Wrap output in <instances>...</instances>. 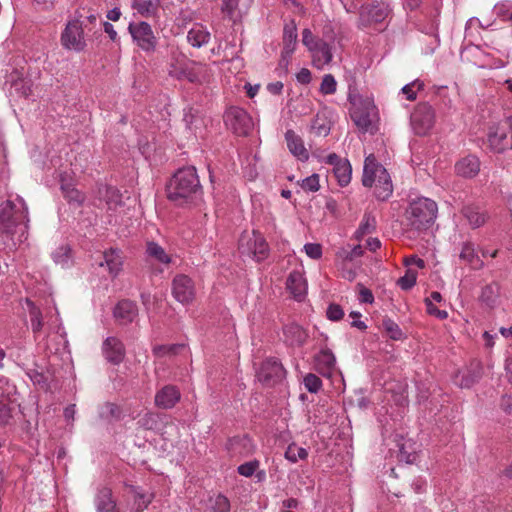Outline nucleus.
<instances>
[{
    "label": "nucleus",
    "mask_w": 512,
    "mask_h": 512,
    "mask_svg": "<svg viewBox=\"0 0 512 512\" xmlns=\"http://www.w3.org/2000/svg\"><path fill=\"white\" fill-rule=\"evenodd\" d=\"M28 207L23 198L7 200L0 205V243L9 249L27 239Z\"/></svg>",
    "instance_id": "obj_1"
},
{
    "label": "nucleus",
    "mask_w": 512,
    "mask_h": 512,
    "mask_svg": "<svg viewBox=\"0 0 512 512\" xmlns=\"http://www.w3.org/2000/svg\"><path fill=\"white\" fill-rule=\"evenodd\" d=\"M168 198L177 205L192 203L201 194L199 178L194 167L179 169L167 186Z\"/></svg>",
    "instance_id": "obj_2"
},
{
    "label": "nucleus",
    "mask_w": 512,
    "mask_h": 512,
    "mask_svg": "<svg viewBox=\"0 0 512 512\" xmlns=\"http://www.w3.org/2000/svg\"><path fill=\"white\" fill-rule=\"evenodd\" d=\"M438 207L435 201L419 197L412 200L405 212L407 226L418 233L429 229L437 217Z\"/></svg>",
    "instance_id": "obj_3"
},
{
    "label": "nucleus",
    "mask_w": 512,
    "mask_h": 512,
    "mask_svg": "<svg viewBox=\"0 0 512 512\" xmlns=\"http://www.w3.org/2000/svg\"><path fill=\"white\" fill-rule=\"evenodd\" d=\"M362 183L366 187L375 186V195L379 200H387L393 186L387 170L380 165L373 154L368 155L364 161Z\"/></svg>",
    "instance_id": "obj_4"
},
{
    "label": "nucleus",
    "mask_w": 512,
    "mask_h": 512,
    "mask_svg": "<svg viewBox=\"0 0 512 512\" xmlns=\"http://www.w3.org/2000/svg\"><path fill=\"white\" fill-rule=\"evenodd\" d=\"M350 117L362 133H373L377 129L378 111L370 98L351 99Z\"/></svg>",
    "instance_id": "obj_5"
},
{
    "label": "nucleus",
    "mask_w": 512,
    "mask_h": 512,
    "mask_svg": "<svg viewBox=\"0 0 512 512\" xmlns=\"http://www.w3.org/2000/svg\"><path fill=\"white\" fill-rule=\"evenodd\" d=\"M238 249L242 255L249 256L256 261L265 260L269 255V245L266 239L255 230L244 231L241 234Z\"/></svg>",
    "instance_id": "obj_6"
},
{
    "label": "nucleus",
    "mask_w": 512,
    "mask_h": 512,
    "mask_svg": "<svg viewBox=\"0 0 512 512\" xmlns=\"http://www.w3.org/2000/svg\"><path fill=\"white\" fill-rule=\"evenodd\" d=\"M302 43L311 53L312 63L317 69H322L332 61L330 45L324 40L316 38L308 28L302 31Z\"/></svg>",
    "instance_id": "obj_7"
},
{
    "label": "nucleus",
    "mask_w": 512,
    "mask_h": 512,
    "mask_svg": "<svg viewBox=\"0 0 512 512\" xmlns=\"http://www.w3.org/2000/svg\"><path fill=\"white\" fill-rule=\"evenodd\" d=\"M489 148L495 153L512 149V122L504 120L491 126L487 134Z\"/></svg>",
    "instance_id": "obj_8"
},
{
    "label": "nucleus",
    "mask_w": 512,
    "mask_h": 512,
    "mask_svg": "<svg viewBox=\"0 0 512 512\" xmlns=\"http://www.w3.org/2000/svg\"><path fill=\"white\" fill-rule=\"evenodd\" d=\"M410 124L415 134L427 135L435 124V111L428 103L418 104L410 117Z\"/></svg>",
    "instance_id": "obj_9"
},
{
    "label": "nucleus",
    "mask_w": 512,
    "mask_h": 512,
    "mask_svg": "<svg viewBox=\"0 0 512 512\" xmlns=\"http://www.w3.org/2000/svg\"><path fill=\"white\" fill-rule=\"evenodd\" d=\"M128 30L135 44L145 52H154L158 43L151 25L145 21L130 23Z\"/></svg>",
    "instance_id": "obj_10"
},
{
    "label": "nucleus",
    "mask_w": 512,
    "mask_h": 512,
    "mask_svg": "<svg viewBox=\"0 0 512 512\" xmlns=\"http://www.w3.org/2000/svg\"><path fill=\"white\" fill-rule=\"evenodd\" d=\"M61 44L64 48L74 51H82L86 46L82 23L79 20H71L66 24L61 34Z\"/></svg>",
    "instance_id": "obj_11"
},
{
    "label": "nucleus",
    "mask_w": 512,
    "mask_h": 512,
    "mask_svg": "<svg viewBox=\"0 0 512 512\" xmlns=\"http://www.w3.org/2000/svg\"><path fill=\"white\" fill-rule=\"evenodd\" d=\"M226 125L237 135H247L253 121L250 115L240 107H230L224 115Z\"/></svg>",
    "instance_id": "obj_12"
},
{
    "label": "nucleus",
    "mask_w": 512,
    "mask_h": 512,
    "mask_svg": "<svg viewBox=\"0 0 512 512\" xmlns=\"http://www.w3.org/2000/svg\"><path fill=\"white\" fill-rule=\"evenodd\" d=\"M172 293L174 298L182 304L192 302L195 297V287L192 279L186 275H177L173 279Z\"/></svg>",
    "instance_id": "obj_13"
},
{
    "label": "nucleus",
    "mask_w": 512,
    "mask_h": 512,
    "mask_svg": "<svg viewBox=\"0 0 512 512\" xmlns=\"http://www.w3.org/2000/svg\"><path fill=\"white\" fill-rule=\"evenodd\" d=\"M286 288L297 301H302L307 294L308 284L303 266L290 272Z\"/></svg>",
    "instance_id": "obj_14"
},
{
    "label": "nucleus",
    "mask_w": 512,
    "mask_h": 512,
    "mask_svg": "<svg viewBox=\"0 0 512 512\" xmlns=\"http://www.w3.org/2000/svg\"><path fill=\"white\" fill-rule=\"evenodd\" d=\"M297 26L294 21L285 24L283 29V49L281 52V64L287 67L290 63L292 54L297 46Z\"/></svg>",
    "instance_id": "obj_15"
},
{
    "label": "nucleus",
    "mask_w": 512,
    "mask_h": 512,
    "mask_svg": "<svg viewBox=\"0 0 512 512\" xmlns=\"http://www.w3.org/2000/svg\"><path fill=\"white\" fill-rule=\"evenodd\" d=\"M316 370L324 377L330 378L338 372L334 354L328 350H321L315 358Z\"/></svg>",
    "instance_id": "obj_16"
},
{
    "label": "nucleus",
    "mask_w": 512,
    "mask_h": 512,
    "mask_svg": "<svg viewBox=\"0 0 512 512\" xmlns=\"http://www.w3.org/2000/svg\"><path fill=\"white\" fill-rule=\"evenodd\" d=\"M284 375L282 364L274 358L265 360L257 372L258 379L262 382H269L280 379Z\"/></svg>",
    "instance_id": "obj_17"
},
{
    "label": "nucleus",
    "mask_w": 512,
    "mask_h": 512,
    "mask_svg": "<svg viewBox=\"0 0 512 512\" xmlns=\"http://www.w3.org/2000/svg\"><path fill=\"white\" fill-rule=\"evenodd\" d=\"M285 140L290 153L299 161L305 162L309 159V152L304 145L303 139L293 130L285 133Z\"/></svg>",
    "instance_id": "obj_18"
},
{
    "label": "nucleus",
    "mask_w": 512,
    "mask_h": 512,
    "mask_svg": "<svg viewBox=\"0 0 512 512\" xmlns=\"http://www.w3.org/2000/svg\"><path fill=\"white\" fill-rule=\"evenodd\" d=\"M180 400V391L172 385H167L155 395V404L162 409H170Z\"/></svg>",
    "instance_id": "obj_19"
},
{
    "label": "nucleus",
    "mask_w": 512,
    "mask_h": 512,
    "mask_svg": "<svg viewBox=\"0 0 512 512\" xmlns=\"http://www.w3.org/2000/svg\"><path fill=\"white\" fill-rule=\"evenodd\" d=\"M8 82L11 83V89L23 97H29L32 94V81L24 75L23 71L15 70L8 76Z\"/></svg>",
    "instance_id": "obj_20"
},
{
    "label": "nucleus",
    "mask_w": 512,
    "mask_h": 512,
    "mask_svg": "<svg viewBox=\"0 0 512 512\" xmlns=\"http://www.w3.org/2000/svg\"><path fill=\"white\" fill-rule=\"evenodd\" d=\"M388 13L389 10L387 5L383 3H377L363 7L360 15L363 22L380 23L385 20V18L388 16Z\"/></svg>",
    "instance_id": "obj_21"
},
{
    "label": "nucleus",
    "mask_w": 512,
    "mask_h": 512,
    "mask_svg": "<svg viewBox=\"0 0 512 512\" xmlns=\"http://www.w3.org/2000/svg\"><path fill=\"white\" fill-rule=\"evenodd\" d=\"M455 171L462 177H474L480 171V161L476 156L468 155L455 164Z\"/></svg>",
    "instance_id": "obj_22"
},
{
    "label": "nucleus",
    "mask_w": 512,
    "mask_h": 512,
    "mask_svg": "<svg viewBox=\"0 0 512 512\" xmlns=\"http://www.w3.org/2000/svg\"><path fill=\"white\" fill-rule=\"evenodd\" d=\"M103 352L106 359L112 363H119L124 357L123 344L114 337H108L103 344Z\"/></svg>",
    "instance_id": "obj_23"
},
{
    "label": "nucleus",
    "mask_w": 512,
    "mask_h": 512,
    "mask_svg": "<svg viewBox=\"0 0 512 512\" xmlns=\"http://www.w3.org/2000/svg\"><path fill=\"white\" fill-rule=\"evenodd\" d=\"M104 262L100 263L101 266H106L111 276L116 277L123 266V256L118 249H109L104 252Z\"/></svg>",
    "instance_id": "obj_24"
},
{
    "label": "nucleus",
    "mask_w": 512,
    "mask_h": 512,
    "mask_svg": "<svg viewBox=\"0 0 512 512\" xmlns=\"http://www.w3.org/2000/svg\"><path fill=\"white\" fill-rule=\"evenodd\" d=\"M131 497L133 498L134 505L131 508V512H141L148 507L151 503L154 495L149 490L131 486L130 487Z\"/></svg>",
    "instance_id": "obj_25"
},
{
    "label": "nucleus",
    "mask_w": 512,
    "mask_h": 512,
    "mask_svg": "<svg viewBox=\"0 0 512 512\" xmlns=\"http://www.w3.org/2000/svg\"><path fill=\"white\" fill-rule=\"evenodd\" d=\"M158 0H133L131 7L141 17L155 18L159 12Z\"/></svg>",
    "instance_id": "obj_26"
},
{
    "label": "nucleus",
    "mask_w": 512,
    "mask_h": 512,
    "mask_svg": "<svg viewBox=\"0 0 512 512\" xmlns=\"http://www.w3.org/2000/svg\"><path fill=\"white\" fill-rule=\"evenodd\" d=\"M210 32L208 29L202 24H194L192 28L188 31L187 40L193 46L200 48L203 45H206L210 40Z\"/></svg>",
    "instance_id": "obj_27"
},
{
    "label": "nucleus",
    "mask_w": 512,
    "mask_h": 512,
    "mask_svg": "<svg viewBox=\"0 0 512 512\" xmlns=\"http://www.w3.org/2000/svg\"><path fill=\"white\" fill-rule=\"evenodd\" d=\"M99 193L105 200L108 210L114 212L122 211L120 208L124 206V202L122 201L121 194L116 188L105 186L99 190Z\"/></svg>",
    "instance_id": "obj_28"
},
{
    "label": "nucleus",
    "mask_w": 512,
    "mask_h": 512,
    "mask_svg": "<svg viewBox=\"0 0 512 512\" xmlns=\"http://www.w3.org/2000/svg\"><path fill=\"white\" fill-rule=\"evenodd\" d=\"M97 512H119L112 491L109 488L101 489L96 497Z\"/></svg>",
    "instance_id": "obj_29"
},
{
    "label": "nucleus",
    "mask_w": 512,
    "mask_h": 512,
    "mask_svg": "<svg viewBox=\"0 0 512 512\" xmlns=\"http://www.w3.org/2000/svg\"><path fill=\"white\" fill-rule=\"evenodd\" d=\"M114 316L123 323L132 322L137 316V307L130 300H122L116 305Z\"/></svg>",
    "instance_id": "obj_30"
},
{
    "label": "nucleus",
    "mask_w": 512,
    "mask_h": 512,
    "mask_svg": "<svg viewBox=\"0 0 512 512\" xmlns=\"http://www.w3.org/2000/svg\"><path fill=\"white\" fill-rule=\"evenodd\" d=\"M286 341L292 346H300L307 339L306 331L297 324H290L284 328Z\"/></svg>",
    "instance_id": "obj_31"
},
{
    "label": "nucleus",
    "mask_w": 512,
    "mask_h": 512,
    "mask_svg": "<svg viewBox=\"0 0 512 512\" xmlns=\"http://www.w3.org/2000/svg\"><path fill=\"white\" fill-rule=\"evenodd\" d=\"M146 254L148 258L159 264L168 265L172 261L171 256L156 242L147 243Z\"/></svg>",
    "instance_id": "obj_32"
},
{
    "label": "nucleus",
    "mask_w": 512,
    "mask_h": 512,
    "mask_svg": "<svg viewBox=\"0 0 512 512\" xmlns=\"http://www.w3.org/2000/svg\"><path fill=\"white\" fill-rule=\"evenodd\" d=\"M507 59H508L507 51L497 50L495 53L494 52L485 53V59L479 65L481 67L498 69V68H502V67L506 66Z\"/></svg>",
    "instance_id": "obj_33"
},
{
    "label": "nucleus",
    "mask_w": 512,
    "mask_h": 512,
    "mask_svg": "<svg viewBox=\"0 0 512 512\" xmlns=\"http://www.w3.org/2000/svg\"><path fill=\"white\" fill-rule=\"evenodd\" d=\"M462 212L472 228L482 226L487 220V215L476 206H466Z\"/></svg>",
    "instance_id": "obj_34"
},
{
    "label": "nucleus",
    "mask_w": 512,
    "mask_h": 512,
    "mask_svg": "<svg viewBox=\"0 0 512 512\" xmlns=\"http://www.w3.org/2000/svg\"><path fill=\"white\" fill-rule=\"evenodd\" d=\"M459 258L474 268L481 267L483 264L475 252L474 244L471 242H464L462 244Z\"/></svg>",
    "instance_id": "obj_35"
},
{
    "label": "nucleus",
    "mask_w": 512,
    "mask_h": 512,
    "mask_svg": "<svg viewBox=\"0 0 512 512\" xmlns=\"http://www.w3.org/2000/svg\"><path fill=\"white\" fill-rule=\"evenodd\" d=\"M333 172L340 186L345 187L350 183L352 167L347 159L344 160V162H341L340 165L333 168Z\"/></svg>",
    "instance_id": "obj_36"
},
{
    "label": "nucleus",
    "mask_w": 512,
    "mask_h": 512,
    "mask_svg": "<svg viewBox=\"0 0 512 512\" xmlns=\"http://www.w3.org/2000/svg\"><path fill=\"white\" fill-rule=\"evenodd\" d=\"M312 131L318 136H327L331 130V122L325 113H317L311 125Z\"/></svg>",
    "instance_id": "obj_37"
},
{
    "label": "nucleus",
    "mask_w": 512,
    "mask_h": 512,
    "mask_svg": "<svg viewBox=\"0 0 512 512\" xmlns=\"http://www.w3.org/2000/svg\"><path fill=\"white\" fill-rule=\"evenodd\" d=\"M27 303L29 306L31 328L35 336H37L44 327L42 314L41 311L31 301H27Z\"/></svg>",
    "instance_id": "obj_38"
},
{
    "label": "nucleus",
    "mask_w": 512,
    "mask_h": 512,
    "mask_svg": "<svg viewBox=\"0 0 512 512\" xmlns=\"http://www.w3.org/2000/svg\"><path fill=\"white\" fill-rule=\"evenodd\" d=\"M52 258L56 264L61 265L62 267H68L72 259L70 247L68 245L59 246L52 253Z\"/></svg>",
    "instance_id": "obj_39"
},
{
    "label": "nucleus",
    "mask_w": 512,
    "mask_h": 512,
    "mask_svg": "<svg viewBox=\"0 0 512 512\" xmlns=\"http://www.w3.org/2000/svg\"><path fill=\"white\" fill-rule=\"evenodd\" d=\"M376 228V220L374 217L370 215H365L355 232V237L357 240L361 241L362 238L370 233H372Z\"/></svg>",
    "instance_id": "obj_40"
},
{
    "label": "nucleus",
    "mask_w": 512,
    "mask_h": 512,
    "mask_svg": "<svg viewBox=\"0 0 512 512\" xmlns=\"http://www.w3.org/2000/svg\"><path fill=\"white\" fill-rule=\"evenodd\" d=\"M425 87V84L422 80L416 79L408 84H406L402 89L401 93L405 96V98L409 101H413L417 98V94L419 91H422Z\"/></svg>",
    "instance_id": "obj_41"
},
{
    "label": "nucleus",
    "mask_w": 512,
    "mask_h": 512,
    "mask_svg": "<svg viewBox=\"0 0 512 512\" xmlns=\"http://www.w3.org/2000/svg\"><path fill=\"white\" fill-rule=\"evenodd\" d=\"M494 14L503 21H510L512 18V1L503 0L495 4Z\"/></svg>",
    "instance_id": "obj_42"
},
{
    "label": "nucleus",
    "mask_w": 512,
    "mask_h": 512,
    "mask_svg": "<svg viewBox=\"0 0 512 512\" xmlns=\"http://www.w3.org/2000/svg\"><path fill=\"white\" fill-rule=\"evenodd\" d=\"M61 189L63 191L64 197L70 203H76L80 205L85 199L84 194L71 184H62Z\"/></svg>",
    "instance_id": "obj_43"
},
{
    "label": "nucleus",
    "mask_w": 512,
    "mask_h": 512,
    "mask_svg": "<svg viewBox=\"0 0 512 512\" xmlns=\"http://www.w3.org/2000/svg\"><path fill=\"white\" fill-rule=\"evenodd\" d=\"M418 276V270L412 267L406 268L404 276L399 278L397 284L403 290L411 289L415 284Z\"/></svg>",
    "instance_id": "obj_44"
},
{
    "label": "nucleus",
    "mask_w": 512,
    "mask_h": 512,
    "mask_svg": "<svg viewBox=\"0 0 512 512\" xmlns=\"http://www.w3.org/2000/svg\"><path fill=\"white\" fill-rule=\"evenodd\" d=\"M307 456V450L295 443L290 444L285 452L286 459L293 463L297 462L298 460H304Z\"/></svg>",
    "instance_id": "obj_45"
},
{
    "label": "nucleus",
    "mask_w": 512,
    "mask_h": 512,
    "mask_svg": "<svg viewBox=\"0 0 512 512\" xmlns=\"http://www.w3.org/2000/svg\"><path fill=\"white\" fill-rule=\"evenodd\" d=\"M169 75L178 79V80H188L189 82H198V76L196 72L193 70V68H190L188 66L187 70H183L182 72H177V70L174 68L173 65H170V68L168 70Z\"/></svg>",
    "instance_id": "obj_46"
},
{
    "label": "nucleus",
    "mask_w": 512,
    "mask_h": 512,
    "mask_svg": "<svg viewBox=\"0 0 512 512\" xmlns=\"http://www.w3.org/2000/svg\"><path fill=\"white\" fill-rule=\"evenodd\" d=\"M399 458L407 464H412L417 460V453L412 449V443L410 441L403 443L400 447Z\"/></svg>",
    "instance_id": "obj_47"
},
{
    "label": "nucleus",
    "mask_w": 512,
    "mask_h": 512,
    "mask_svg": "<svg viewBox=\"0 0 512 512\" xmlns=\"http://www.w3.org/2000/svg\"><path fill=\"white\" fill-rule=\"evenodd\" d=\"M211 508L214 512H229L230 502L228 498L222 494L210 498Z\"/></svg>",
    "instance_id": "obj_48"
},
{
    "label": "nucleus",
    "mask_w": 512,
    "mask_h": 512,
    "mask_svg": "<svg viewBox=\"0 0 512 512\" xmlns=\"http://www.w3.org/2000/svg\"><path fill=\"white\" fill-rule=\"evenodd\" d=\"M237 470H238V473L245 478H250L255 474L257 476L260 475L259 462L256 460L241 464Z\"/></svg>",
    "instance_id": "obj_49"
},
{
    "label": "nucleus",
    "mask_w": 512,
    "mask_h": 512,
    "mask_svg": "<svg viewBox=\"0 0 512 512\" xmlns=\"http://www.w3.org/2000/svg\"><path fill=\"white\" fill-rule=\"evenodd\" d=\"M337 82L333 75L326 74L322 78V82L320 84V92L323 95H332L336 92Z\"/></svg>",
    "instance_id": "obj_50"
},
{
    "label": "nucleus",
    "mask_w": 512,
    "mask_h": 512,
    "mask_svg": "<svg viewBox=\"0 0 512 512\" xmlns=\"http://www.w3.org/2000/svg\"><path fill=\"white\" fill-rule=\"evenodd\" d=\"M484 28V25L478 18H470L465 26V38L473 39L475 35L478 34L481 29Z\"/></svg>",
    "instance_id": "obj_51"
},
{
    "label": "nucleus",
    "mask_w": 512,
    "mask_h": 512,
    "mask_svg": "<svg viewBox=\"0 0 512 512\" xmlns=\"http://www.w3.org/2000/svg\"><path fill=\"white\" fill-rule=\"evenodd\" d=\"M12 418V408L4 395H0V425H7Z\"/></svg>",
    "instance_id": "obj_52"
},
{
    "label": "nucleus",
    "mask_w": 512,
    "mask_h": 512,
    "mask_svg": "<svg viewBox=\"0 0 512 512\" xmlns=\"http://www.w3.org/2000/svg\"><path fill=\"white\" fill-rule=\"evenodd\" d=\"M303 384L310 393H317L322 387L321 379L312 373L304 376Z\"/></svg>",
    "instance_id": "obj_53"
},
{
    "label": "nucleus",
    "mask_w": 512,
    "mask_h": 512,
    "mask_svg": "<svg viewBox=\"0 0 512 512\" xmlns=\"http://www.w3.org/2000/svg\"><path fill=\"white\" fill-rule=\"evenodd\" d=\"M319 175L312 174L299 182L300 187L306 192H316L320 188Z\"/></svg>",
    "instance_id": "obj_54"
},
{
    "label": "nucleus",
    "mask_w": 512,
    "mask_h": 512,
    "mask_svg": "<svg viewBox=\"0 0 512 512\" xmlns=\"http://www.w3.org/2000/svg\"><path fill=\"white\" fill-rule=\"evenodd\" d=\"M475 381V375H472L469 371L459 372L454 378L455 384L462 388H469Z\"/></svg>",
    "instance_id": "obj_55"
},
{
    "label": "nucleus",
    "mask_w": 512,
    "mask_h": 512,
    "mask_svg": "<svg viewBox=\"0 0 512 512\" xmlns=\"http://www.w3.org/2000/svg\"><path fill=\"white\" fill-rule=\"evenodd\" d=\"M239 0H223L221 11L225 14L229 19L236 20V12L238 9Z\"/></svg>",
    "instance_id": "obj_56"
},
{
    "label": "nucleus",
    "mask_w": 512,
    "mask_h": 512,
    "mask_svg": "<svg viewBox=\"0 0 512 512\" xmlns=\"http://www.w3.org/2000/svg\"><path fill=\"white\" fill-rule=\"evenodd\" d=\"M383 326L389 337L393 340H400L403 336L402 330L394 321L388 319L383 322Z\"/></svg>",
    "instance_id": "obj_57"
},
{
    "label": "nucleus",
    "mask_w": 512,
    "mask_h": 512,
    "mask_svg": "<svg viewBox=\"0 0 512 512\" xmlns=\"http://www.w3.org/2000/svg\"><path fill=\"white\" fill-rule=\"evenodd\" d=\"M159 416L155 413H146L139 421V425L145 429H155L158 425Z\"/></svg>",
    "instance_id": "obj_58"
},
{
    "label": "nucleus",
    "mask_w": 512,
    "mask_h": 512,
    "mask_svg": "<svg viewBox=\"0 0 512 512\" xmlns=\"http://www.w3.org/2000/svg\"><path fill=\"white\" fill-rule=\"evenodd\" d=\"M306 255L314 260L320 259L322 256V246L319 243H307L304 245Z\"/></svg>",
    "instance_id": "obj_59"
},
{
    "label": "nucleus",
    "mask_w": 512,
    "mask_h": 512,
    "mask_svg": "<svg viewBox=\"0 0 512 512\" xmlns=\"http://www.w3.org/2000/svg\"><path fill=\"white\" fill-rule=\"evenodd\" d=\"M426 311L429 315H432L438 319L444 320L448 317V313L445 310L438 309L434 303H431V299H425Z\"/></svg>",
    "instance_id": "obj_60"
},
{
    "label": "nucleus",
    "mask_w": 512,
    "mask_h": 512,
    "mask_svg": "<svg viewBox=\"0 0 512 512\" xmlns=\"http://www.w3.org/2000/svg\"><path fill=\"white\" fill-rule=\"evenodd\" d=\"M403 264L406 268L412 267L417 270L425 267L424 260L415 255L405 257L403 259Z\"/></svg>",
    "instance_id": "obj_61"
},
{
    "label": "nucleus",
    "mask_w": 512,
    "mask_h": 512,
    "mask_svg": "<svg viewBox=\"0 0 512 512\" xmlns=\"http://www.w3.org/2000/svg\"><path fill=\"white\" fill-rule=\"evenodd\" d=\"M327 318L332 321H338L344 316L342 308L337 304H331L326 311Z\"/></svg>",
    "instance_id": "obj_62"
},
{
    "label": "nucleus",
    "mask_w": 512,
    "mask_h": 512,
    "mask_svg": "<svg viewBox=\"0 0 512 512\" xmlns=\"http://www.w3.org/2000/svg\"><path fill=\"white\" fill-rule=\"evenodd\" d=\"M359 301L361 303L372 304L374 302V296H373L371 290L361 286L360 290H359Z\"/></svg>",
    "instance_id": "obj_63"
},
{
    "label": "nucleus",
    "mask_w": 512,
    "mask_h": 512,
    "mask_svg": "<svg viewBox=\"0 0 512 512\" xmlns=\"http://www.w3.org/2000/svg\"><path fill=\"white\" fill-rule=\"evenodd\" d=\"M296 79L301 84H309L312 79L311 72L307 68H302L296 74Z\"/></svg>",
    "instance_id": "obj_64"
}]
</instances>
